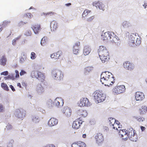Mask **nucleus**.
Listing matches in <instances>:
<instances>
[{
	"label": "nucleus",
	"mask_w": 147,
	"mask_h": 147,
	"mask_svg": "<svg viewBox=\"0 0 147 147\" xmlns=\"http://www.w3.org/2000/svg\"><path fill=\"white\" fill-rule=\"evenodd\" d=\"M144 98V94L142 92H136L135 95V98L136 100H142Z\"/></svg>",
	"instance_id": "nucleus-18"
},
{
	"label": "nucleus",
	"mask_w": 147,
	"mask_h": 147,
	"mask_svg": "<svg viewBox=\"0 0 147 147\" xmlns=\"http://www.w3.org/2000/svg\"><path fill=\"white\" fill-rule=\"evenodd\" d=\"M15 72L16 73V78H18L19 76V72L17 70H15Z\"/></svg>",
	"instance_id": "nucleus-50"
},
{
	"label": "nucleus",
	"mask_w": 147,
	"mask_h": 147,
	"mask_svg": "<svg viewBox=\"0 0 147 147\" xmlns=\"http://www.w3.org/2000/svg\"><path fill=\"white\" fill-rule=\"evenodd\" d=\"M51 27L53 31L55 30L57 28V23L54 21L52 22L51 23Z\"/></svg>",
	"instance_id": "nucleus-28"
},
{
	"label": "nucleus",
	"mask_w": 147,
	"mask_h": 147,
	"mask_svg": "<svg viewBox=\"0 0 147 147\" xmlns=\"http://www.w3.org/2000/svg\"><path fill=\"white\" fill-rule=\"evenodd\" d=\"M77 114L80 116L83 117H86L88 114L87 111L83 109H79L77 111Z\"/></svg>",
	"instance_id": "nucleus-20"
},
{
	"label": "nucleus",
	"mask_w": 147,
	"mask_h": 147,
	"mask_svg": "<svg viewBox=\"0 0 147 147\" xmlns=\"http://www.w3.org/2000/svg\"><path fill=\"white\" fill-rule=\"evenodd\" d=\"M27 23V22H24L22 21H21L20 22V24L21 25H23V24H26Z\"/></svg>",
	"instance_id": "nucleus-56"
},
{
	"label": "nucleus",
	"mask_w": 147,
	"mask_h": 147,
	"mask_svg": "<svg viewBox=\"0 0 147 147\" xmlns=\"http://www.w3.org/2000/svg\"><path fill=\"white\" fill-rule=\"evenodd\" d=\"M1 75L7 76L8 74V72L7 71H5L1 73Z\"/></svg>",
	"instance_id": "nucleus-49"
},
{
	"label": "nucleus",
	"mask_w": 147,
	"mask_h": 147,
	"mask_svg": "<svg viewBox=\"0 0 147 147\" xmlns=\"http://www.w3.org/2000/svg\"><path fill=\"white\" fill-rule=\"evenodd\" d=\"M109 53L104 54V55H99L100 58L103 63L107 61L109 59Z\"/></svg>",
	"instance_id": "nucleus-22"
},
{
	"label": "nucleus",
	"mask_w": 147,
	"mask_h": 147,
	"mask_svg": "<svg viewBox=\"0 0 147 147\" xmlns=\"http://www.w3.org/2000/svg\"><path fill=\"white\" fill-rule=\"evenodd\" d=\"M86 134H83V135H82V137H83V138H86Z\"/></svg>",
	"instance_id": "nucleus-63"
},
{
	"label": "nucleus",
	"mask_w": 147,
	"mask_h": 147,
	"mask_svg": "<svg viewBox=\"0 0 147 147\" xmlns=\"http://www.w3.org/2000/svg\"><path fill=\"white\" fill-rule=\"evenodd\" d=\"M36 57V55L35 53L34 52H32L31 54V58L32 59H34Z\"/></svg>",
	"instance_id": "nucleus-43"
},
{
	"label": "nucleus",
	"mask_w": 147,
	"mask_h": 147,
	"mask_svg": "<svg viewBox=\"0 0 147 147\" xmlns=\"http://www.w3.org/2000/svg\"><path fill=\"white\" fill-rule=\"evenodd\" d=\"M55 14V13L54 12L51 11L46 13H43L42 15H44L45 16H51L54 15Z\"/></svg>",
	"instance_id": "nucleus-36"
},
{
	"label": "nucleus",
	"mask_w": 147,
	"mask_h": 147,
	"mask_svg": "<svg viewBox=\"0 0 147 147\" xmlns=\"http://www.w3.org/2000/svg\"><path fill=\"white\" fill-rule=\"evenodd\" d=\"M1 87L4 90L7 91H8L9 90L8 87L5 83H4L3 82L1 83Z\"/></svg>",
	"instance_id": "nucleus-34"
},
{
	"label": "nucleus",
	"mask_w": 147,
	"mask_h": 147,
	"mask_svg": "<svg viewBox=\"0 0 147 147\" xmlns=\"http://www.w3.org/2000/svg\"><path fill=\"white\" fill-rule=\"evenodd\" d=\"M5 79L6 80L11 79L13 80L15 79V76L13 74H11L8 75L7 76L5 77Z\"/></svg>",
	"instance_id": "nucleus-35"
},
{
	"label": "nucleus",
	"mask_w": 147,
	"mask_h": 147,
	"mask_svg": "<svg viewBox=\"0 0 147 147\" xmlns=\"http://www.w3.org/2000/svg\"><path fill=\"white\" fill-rule=\"evenodd\" d=\"M134 117L139 122H142L145 120L144 118L142 117L134 116Z\"/></svg>",
	"instance_id": "nucleus-32"
},
{
	"label": "nucleus",
	"mask_w": 147,
	"mask_h": 147,
	"mask_svg": "<svg viewBox=\"0 0 147 147\" xmlns=\"http://www.w3.org/2000/svg\"><path fill=\"white\" fill-rule=\"evenodd\" d=\"M62 111L63 113L67 117H70L71 115V109L69 107H64Z\"/></svg>",
	"instance_id": "nucleus-19"
},
{
	"label": "nucleus",
	"mask_w": 147,
	"mask_h": 147,
	"mask_svg": "<svg viewBox=\"0 0 147 147\" xmlns=\"http://www.w3.org/2000/svg\"><path fill=\"white\" fill-rule=\"evenodd\" d=\"M21 35H20V36H18V37L15 38V39L16 40H18L19 39L21 38Z\"/></svg>",
	"instance_id": "nucleus-57"
},
{
	"label": "nucleus",
	"mask_w": 147,
	"mask_h": 147,
	"mask_svg": "<svg viewBox=\"0 0 147 147\" xmlns=\"http://www.w3.org/2000/svg\"><path fill=\"white\" fill-rule=\"evenodd\" d=\"M26 73V72L24 70H22L20 72V76H22L25 74Z\"/></svg>",
	"instance_id": "nucleus-52"
},
{
	"label": "nucleus",
	"mask_w": 147,
	"mask_h": 147,
	"mask_svg": "<svg viewBox=\"0 0 147 147\" xmlns=\"http://www.w3.org/2000/svg\"><path fill=\"white\" fill-rule=\"evenodd\" d=\"M52 103L53 105L57 106L58 107H60L62 106L64 104L63 100L60 98H57L53 102L52 101H49L48 102L49 105H52ZM52 106V105H51Z\"/></svg>",
	"instance_id": "nucleus-6"
},
{
	"label": "nucleus",
	"mask_w": 147,
	"mask_h": 147,
	"mask_svg": "<svg viewBox=\"0 0 147 147\" xmlns=\"http://www.w3.org/2000/svg\"><path fill=\"white\" fill-rule=\"evenodd\" d=\"M71 5V4L70 3H68L66 4L65 5L67 6H69Z\"/></svg>",
	"instance_id": "nucleus-61"
},
{
	"label": "nucleus",
	"mask_w": 147,
	"mask_h": 147,
	"mask_svg": "<svg viewBox=\"0 0 147 147\" xmlns=\"http://www.w3.org/2000/svg\"><path fill=\"white\" fill-rule=\"evenodd\" d=\"M71 147H86V145L83 142L78 141L73 143Z\"/></svg>",
	"instance_id": "nucleus-17"
},
{
	"label": "nucleus",
	"mask_w": 147,
	"mask_h": 147,
	"mask_svg": "<svg viewBox=\"0 0 147 147\" xmlns=\"http://www.w3.org/2000/svg\"><path fill=\"white\" fill-rule=\"evenodd\" d=\"M147 111V107L145 106H142L140 109V113L141 114L145 113Z\"/></svg>",
	"instance_id": "nucleus-29"
},
{
	"label": "nucleus",
	"mask_w": 147,
	"mask_h": 147,
	"mask_svg": "<svg viewBox=\"0 0 147 147\" xmlns=\"http://www.w3.org/2000/svg\"><path fill=\"white\" fill-rule=\"evenodd\" d=\"M119 130H120L119 132V135L121 138H122V139L124 140H127L129 137L128 129L127 130L125 129L121 130L120 129Z\"/></svg>",
	"instance_id": "nucleus-10"
},
{
	"label": "nucleus",
	"mask_w": 147,
	"mask_h": 147,
	"mask_svg": "<svg viewBox=\"0 0 147 147\" xmlns=\"http://www.w3.org/2000/svg\"><path fill=\"white\" fill-rule=\"evenodd\" d=\"M93 69V67L91 66H88L84 69V73L85 74H88L91 72Z\"/></svg>",
	"instance_id": "nucleus-30"
},
{
	"label": "nucleus",
	"mask_w": 147,
	"mask_h": 147,
	"mask_svg": "<svg viewBox=\"0 0 147 147\" xmlns=\"http://www.w3.org/2000/svg\"><path fill=\"white\" fill-rule=\"evenodd\" d=\"M16 41L17 40L15 39L13 40L12 41V44L13 45H15L16 44Z\"/></svg>",
	"instance_id": "nucleus-53"
},
{
	"label": "nucleus",
	"mask_w": 147,
	"mask_h": 147,
	"mask_svg": "<svg viewBox=\"0 0 147 147\" xmlns=\"http://www.w3.org/2000/svg\"><path fill=\"white\" fill-rule=\"evenodd\" d=\"M10 21H5L3 22V25L4 26H6L9 24L10 23Z\"/></svg>",
	"instance_id": "nucleus-45"
},
{
	"label": "nucleus",
	"mask_w": 147,
	"mask_h": 147,
	"mask_svg": "<svg viewBox=\"0 0 147 147\" xmlns=\"http://www.w3.org/2000/svg\"><path fill=\"white\" fill-rule=\"evenodd\" d=\"M94 98L98 103L104 101L106 98V95L103 93L102 91L97 90L94 93Z\"/></svg>",
	"instance_id": "nucleus-4"
},
{
	"label": "nucleus",
	"mask_w": 147,
	"mask_h": 147,
	"mask_svg": "<svg viewBox=\"0 0 147 147\" xmlns=\"http://www.w3.org/2000/svg\"><path fill=\"white\" fill-rule=\"evenodd\" d=\"M125 90V87L124 85H120L115 86L112 91L114 94H118L123 92Z\"/></svg>",
	"instance_id": "nucleus-7"
},
{
	"label": "nucleus",
	"mask_w": 147,
	"mask_h": 147,
	"mask_svg": "<svg viewBox=\"0 0 147 147\" xmlns=\"http://www.w3.org/2000/svg\"><path fill=\"white\" fill-rule=\"evenodd\" d=\"M115 78L111 73L108 71L103 72L101 75L100 82L105 86H110L115 82Z\"/></svg>",
	"instance_id": "nucleus-2"
},
{
	"label": "nucleus",
	"mask_w": 147,
	"mask_h": 147,
	"mask_svg": "<svg viewBox=\"0 0 147 147\" xmlns=\"http://www.w3.org/2000/svg\"><path fill=\"white\" fill-rule=\"evenodd\" d=\"M24 16L26 17H28V18L30 19L31 18L33 17V16L30 13H27L24 15Z\"/></svg>",
	"instance_id": "nucleus-44"
},
{
	"label": "nucleus",
	"mask_w": 147,
	"mask_h": 147,
	"mask_svg": "<svg viewBox=\"0 0 147 147\" xmlns=\"http://www.w3.org/2000/svg\"><path fill=\"white\" fill-rule=\"evenodd\" d=\"M15 113L16 117L20 119L24 118L26 115V111L22 108L16 109Z\"/></svg>",
	"instance_id": "nucleus-8"
},
{
	"label": "nucleus",
	"mask_w": 147,
	"mask_h": 147,
	"mask_svg": "<svg viewBox=\"0 0 147 147\" xmlns=\"http://www.w3.org/2000/svg\"><path fill=\"white\" fill-rule=\"evenodd\" d=\"M31 28L34 33L35 34H37L38 33L40 30V26L39 24H35L33 25Z\"/></svg>",
	"instance_id": "nucleus-24"
},
{
	"label": "nucleus",
	"mask_w": 147,
	"mask_h": 147,
	"mask_svg": "<svg viewBox=\"0 0 147 147\" xmlns=\"http://www.w3.org/2000/svg\"><path fill=\"white\" fill-rule=\"evenodd\" d=\"M128 138L133 142H136L138 139V137L136 131L133 128L130 127L128 129Z\"/></svg>",
	"instance_id": "nucleus-5"
},
{
	"label": "nucleus",
	"mask_w": 147,
	"mask_h": 147,
	"mask_svg": "<svg viewBox=\"0 0 147 147\" xmlns=\"http://www.w3.org/2000/svg\"><path fill=\"white\" fill-rule=\"evenodd\" d=\"M61 71L58 70H53L52 72V76L55 79H61Z\"/></svg>",
	"instance_id": "nucleus-11"
},
{
	"label": "nucleus",
	"mask_w": 147,
	"mask_h": 147,
	"mask_svg": "<svg viewBox=\"0 0 147 147\" xmlns=\"http://www.w3.org/2000/svg\"><path fill=\"white\" fill-rule=\"evenodd\" d=\"M135 38L132 37L130 41V43H132L133 45H135L136 46L140 45L141 43V41L140 38H137L136 40Z\"/></svg>",
	"instance_id": "nucleus-16"
},
{
	"label": "nucleus",
	"mask_w": 147,
	"mask_h": 147,
	"mask_svg": "<svg viewBox=\"0 0 147 147\" xmlns=\"http://www.w3.org/2000/svg\"><path fill=\"white\" fill-rule=\"evenodd\" d=\"M91 51V49L88 46H85L84 47L83 53L85 55H86L89 54Z\"/></svg>",
	"instance_id": "nucleus-26"
},
{
	"label": "nucleus",
	"mask_w": 147,
	"mask_h": 147,
	"mask_svg": "<svg viewBox=\"0 0 147 147\" xmlns=\"http://www.w3.org/2000/svg\"><path fill=\"white\" fill-rule=\"evenodd\" d=\"M90 11H89L88 10H85L82 14V16L84 17L86 16L88 13H90Z\"/></svg>",
	"instance_id": "nucleus-40"
},
{
	"label": "nucleus",
	"mask_w": 147,
	"mask_h": 147,
	"mask_svg": "<svg viewBox=\"0 0 147 147\" xmlns=\"http://www.w3.org/2000/svg\"><path fill=\"white\" fill-rule=\"evenodd\" d=\"M9 87L14 92L16 91L15 89L12 85H10L9 86Z\"/></svg>",
	"instance_id": "nucleus-51"
},
{
	"label": "nucleus",
	"mask_w": 147,
	"mask_h": 147,
	"mask_svg": "<svg viewBox=\"0 0 147 147\" xmlns=\"http://www.w3.org/2000/svg\"><path fill=\"white\" fill-rule=\"evenodd\" d=\"M102 39L105 42L110 40L113 43H116L119 40V38L113 32H107L101 35Z\"/></svg>",
	"instance_id": "nucleus-3"
},
{
	"label": "nucleus",
	"mask_w": 147,
	"mask_h": 147,
	"mask_svg": "<svg viewBox=\"0 0 147 147\" xmlns=\"http://www.w3.org/2000/svg\"><path fill=\"white\" fill-rule=\"evenodd\" d=\"M4 111V107L1 104H0V112H3Z\"/></svg>",
	"instance_id": "nucleus-47"
},
{
	"label": "nucleus",
	"mask_w": 147,
	"mask_h": 147,
	"mask_svg": "<svg viewBox=\"0 0 147 147\" xmlns=\"http://www.w3.org/2000/svg\"><path fill=\"white\" fill-rule=\"evenodd\" d=\"M123 66L125 69L129 70H133L134 68V66L133 64L129 61H126L124 63Z\"/></svg>",
	"instance_id": "nucleus-12"
},
{
	"label": "nucleus",
	"mask_w": 147,
	"mask_h": 147,
	"mask_svg": "<svg viewBox=\"0 0 147 147\" xmlns=\"http://www.w3.org/2000/svg\"><path fill=\"white\" fill-rule=\"evenodd\" d=\"M32 121L34 123H38L39 121V118L37 116H34L32 117Z\"/></svg>",
	"instance_id": "nucleus-37"
},
{
	"label": "nucleus",
	"mask_w": 147,
	"mask_h": 147,
	"mask_svg": "<svg viewBox=\"0 0 147 147\" xmlns=\"http://www.w3.org/2000/svg\"><path fill=\"white\" fill-rule=\"evenodd\" d=\"M6 58L4 56H3L0 60V64L4 66L5 65L6 62Z\"/></svg>",
	"instance_id": "nucleus-31"
},
{
	"label": "nucleus",
	"mask_w": 147,
	"mask_h": 147,
	"mask_svg": "<svg viewBox=\"0 0 147 147\" xmlns=\"http://www.w3.org/2000/svg\"><path fill=\"white\" fill-rule=\"evenodd\" d=\"M17 86L18 87H19V88H22V86L21 85V84L20 83H18L17 84Z\"/></svg>",
	"instance_id": "nucleus-55"
},
{
	"label": "nucleus",
	"mask_w": 147,
	"mask_h": 147,
	"mask_svg": "<svg viewBox=\"0 0 147 147\" xmlns=\"http://www.w3.org/2000/svg\"><path fill=\"white\" fill-rule=\"evenodd\" d=\"M90 105V102L86 98H82L80 100L79 106L82 107L84 106L88 107Z\"/></svg>",
	"instance_id": "nucleus-9"
},
{
	"label": "nucleus",
	"mask_w": 147,
	"mask_h": 147,
	"mask_svg": "<svg viewBox=\"0 0 147 147\" xmlns=\"http://www.w3.org/2000/svg\"><path fill=\"white\" fill-rule=\"evenodd\" d=\"M82 124V120H76L74 121L72 125V127L76 129L79 128L80 126V125Z\"/></svg>",
	"instance_id": "nucleus-23"
},
{
	"label": "nucleus",
	"mask_w": 147,
	"mask_h": 147,
	"mask_svg": "<svg viewBox=\"0 0 147 147\" xmlns=\"http://www.w3.org/2000/svg\"><path fill=\"white\" fill-rule=\"evenodd\" d=\"M79 48H74L73 47V52L74 54L77 55L79 53Z\"/></svg>",
	"instance_id": "nucleus-38"
},
{
	"label": "nucleus",
	"mask_w": 147,
	"mask_h": 147,
	"mask_svg": "<svg viewBox=\"0 0 147 147\" xmlns=\"http://www.w3.org/2000/svg\"><path fill=\"white\" fill-rule=\"evenodd\" d=\"M62 54V53L61 51H59L52 54L51 55L50 57L51 58L57 59L59 58V57Z\"/></svg>",
	"instance_id": "nucleus-25"
},
{
	"label": "nucleus",
	"mask_w": 147,
	"mask_h": 147,
	"mask_svg": "<svg viewBox=\"0 0 147 147\" xmlns=\"http://www.w3.org/2000/svg\"><path fill=\"white\" fill-rule=\"evenodd\" d=\"M122 25L124 27H127L130 26V24L127 22L125 21L123 22Z\"/></svg>",
	"instance_id": "nucleus-39"
},
{
	"label": "nucleus",
	"mask_w": 147,
	"mask_h": 147,
	"mask_svg": "<svg viewBox=\"0 0 147 147\" xmlns=\"http://www.w3.org/2000/svg\"><path fill=\"white\" fill-rule=\"evenodd\" d=\"M143 6L144 7V8H146L147 7V3H145L143 5Z\"/></svg>",
	"instance_id": "nucleus-59"
},
{
	"label": "nucleus",
	"mask_w": 147,
	"mask_h": 147,
	"mask_svg": "<svg viewBox=\"0 0 147 147\" xmlns=\"http://www.w3.org/2000/svg\"><path fill=\"white\" fill-rule=\"evenodd\" d=\"M22 85L23 86L26 87L27 85H26V84L25 82H22Z\"/></svg>",
	"instance_id": "nucleus-60"
},
{
	"label": "nucleus",
	"mask_w": 147,
	"mask_h": 147,
	"mask_svg": "<svg viewBox=\"0 0 147 147\" xmlns=\"http://www.w3.org/2000/svg\"><path fill=\"white\" fill-rule=\"evenodd\" d=\"M24 34L26 36H30L32 34L30 30H28L26 31Z\"/></svg>",
	"instance_id": "nucleus-41"
},
{
	"label": "nucleus",
	"mask_w": 147,
	"mask_h": 147,
	"mask_svg": "<svg viewBox=\"0 0 147 147\" xmlns=\"http://www.w3.org/2000/svg\"><path fill=\"white\" fill-rule=\"evenodd\" d=\"M80 45V42L79 41L75 43L73 47H74V48H79V46Z\"/></svg>",
	"instance_id": "nucleus-42"
},
{
	"label": "nucleus",
	"mask_w": 147,
	"mask_h": 147,
	"mask_svg": "<svg viewBox=\"0 0 147 147\" xmlns=\"http://www.w3.org/2000/svg\"><path fill=\"white\" fill-rule=\"evenodd\" d=\"M93 6L96 7V8H98L100 9L104 10L103 5L102 2L99 1H95L92 4Z\"/></svg>",
	"instance_id": "nucleus-15"
},
{
	"label": "nucleus",
	"mask_w": 147,
	"mask_h": 147,
	"mask_svg": "<svg viewBox=\"0 0 147 147\" xmlns=\"http://www.w3.org/2000/svg\"><path fill=\"white\" fill-rule=\"evenodd\" d=\"M46 147H55V146L53 144H50L49 145L47 146Z\"/></svg>",
	"instance_id": "nucleus-58"
},
{
	"label": "nucleus",
	"mask_w": 147,
	"mask_h": 147,
	"mask_svg": "<svg viewBox=\"0 0 147 147\" xmlns=\"http://www.w3.org/2000/svg\"><path fill=\"white\" fill-rule=\"evenodd\" d=\"M2 30L1 27L0 26V32H1Z\"/></svg>",
	"instance_id": "nucleus-64"
},
{
	"label": "nucleus",
	"mask_w": 147,
	"mask_h": 147,
	"mask_svg": "<svg viewBox=\"0 0 147 147\" xmlns=\"http://www.w3.org/2000/svg\"><path fill=\"white\" fill-rule=\"evenodd\" d=\"M94 18V16H92L89 18L87 20L88 22H91Z\"/></svg>",
	"instance_id": "nucleus-48"
},
{
	"label": "nucleus",
	"mask_w": 147,
	"mask_h": 147,
	"mask_svg": "<svg viewBox=\"0 0 147 147\" xmlns=\"http://www.w3.org/2000/svg\"><path fill=\"white\" fill-rule=\"evenodd\" d=\"M109 124L111 126L116 122V121L115 119L112 118H110L109 119Z\"/></svg>",
	"instance_id": "nucleus-33"
},
{
	"label": "nucleus",
	"mask_w": 147,
	"mask_h": 147,
	"mask_svg": "<svg viewBox=\"0 0 147 147\" xmlns=\"http://www.w3.org/2000/svg\"><path fill=\"white\" fill-rule=\"evenodd\" d=\"M6 127V129L7 130H10L12 129L13 127L11 125L8 124Z\"/></svg>",
	"instance_id": "nucleus-46"
},
{
	"label": "nucleus",
	"mask_w": 147,
	"mask_h": 147,
	"mask_svg": "<svg viewBox=\"0 0 147 147\" xmlns=\"http://www.w3.org/2000/svg\"><path fill=\"white\" fill-rule=\"evenodd\" d=\"M99 55L106 54L109 52L108 50L104 46H100L98 50Z\"/></svg>",
	"instance_id": "nucleus-13"
},
{
	"label": "nucleus",
	"mask_w": 147,
	"mask_h": 147,
	"mask_svg": "<svg viewBox=\"0 0 147 147\" xmlns=\"http://www.w3.org/2000/svg\"><path fill=\"white\" fill-rule=\"evenodd\" d=\"M113 128L115 129L118 130L119 128H121L122 127V125L120 124L119 122L117 121L116 122L112 125Z\"/></svg>",
	"instance_id": "nucleus-27"
},
{
	"label": "nucleus",
	"mask_w": 147,
	"mask_h": 147,
	"mask_svg": "<svg viewBox=\"0 0 147 147\" xmlns=\"http://www.w3.org/2000/svg\"><path fill=\"white\" fill-rule=\"evenodd\" d=\"M95 138L97 143L99 144L102 142L104 141V137L102 134L98 133L95 136Z\"/></svg>",
	"instance_id": "nucleus-14"
},
{
	"label": "nucleus",
	"mask_w": 147,
	"mask_h": 147,
	"mask_svg": "<svg viewBox=\"0 0 147 147\" xmlns=\"http://www.w3.org/2000/svg\"><path fill=\"white\" fill-rule=\"evenodd\" d=\"M58 122V120L54 118H51L48 122V125L50 126H53L57 124Z\"/></svg>",
	"instance_id": "nucleus-21"
},
{
	"label": "nucleus",
	"mask_w": 147,
	"mask_h": 147,
	"mask_svg": "<svg viewBox=\"0 0 147 147\" xmlns=\"http://www.w3.org/2000/svg\"><path fill=\"white\" fill-rule=\"evenodd\" d=\"M43 38H42L41 39V43H41V45H42V46H43V45H43V44H42V42H43V43H44V42H43Z\"/></svg>",
	"instance_id": "nucleus-62"
},
{
	"label": "nucleus",
	"mask_w": 147,
	"mask_h": 147,
	"mask_svg": "<svg viewBox=\"0 0 147 147\" xmlns=\"http://www.w3.org/2000/svg\"><path fill=\"white\" fill-rule=\"evenodd\" d=\"M31 76L33 78H36L38 79L39 81V84L37 87L38 92L40 93L44 92L43 87L46 85V83L44 74L38 71H33L31 73Z\"/></svg>",
	"instance_id": "nucleus-1"
},
{
	"label": "nucleus",
	"mask_w": 147,
	"mask_h": 147,
	"mask_svg": "<svg viewBox=\"0 0 147 147\" xmlns=\"http://www.w3.org/2000/svg\"><path fill=\"white\" fill-rule=\"evenodd\" d=\"M140 128L142 131H144L145 129V127L143 126H141Z\"/></svg>",
	"instance_id": "nucleus-54"
}]
</instances>
